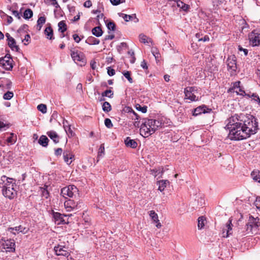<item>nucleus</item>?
I'll use <instances>...</instances> for the list:
<instances>
[{
	"instance_id": "nucleus-38",
	"label": "nucleus",
	"mask_w": 260,
	"mask_h": 260,
	"mask_svg": "<svg viewBox=\"0 0 260 260\" xmlns=\"http://www.w3.org/2000/svg\"><path fill=\"white\" fill-rule=\"evenodd\" d=\"M102 109L106 113L110 112L112 109L110 104L108 102H104L102 104Z\"/></svg>"
},
{
	"instance_id": "nucleus-49",
	"label": "nucleus",
	"mask_w": 260,
	"mask_h": 260,
	"mask_svg": "<svg viewBox=\"0 0 260 260\" xmlns=\"http://www.w3.org/2000/svg\"><path fill=\"white\" fill-rule=\"evenodd\" d=\"M9 127V124L4 123L3 122L0 121V131H6Z\"/></svg>"
},
{
	"instance_id": "nucleus-52",
	"label": "nucleus",
	"mask_w": 260,
	"mask_h": 260,
	"mask_svg": "<svg viewBox=\"0 0 260 260\" xmlns=\"http://www.w3.org/2000/svg\"><path fill=\"white\" fill-rule=\"evenodd\" d=\"M12 86V82L11 81L9 80H7V83L6 84L5 86H3V87L5 89L9 90V89H10L11 88Z\"/></svg>"
},
{
	"instance_id": "nucleus-18",
	"label": "nucleus",
	"mask_w": 260,
	"mask_h": 260,
	"mask_svg": "<svg viewBox=\"0 0 260 260\" xmlns=\"http://www.w3.org/2000/svg\"><path fill=\"white\" fill-rule=\"evenodd\" d=\"M191 88L184 89L185 99H188L191 101H196L198 100V98L194 95V93L190 91Z\"/></svg>"
},
{
	"instance_id": "nucleus-37",
	"label": "nucleus",
	"mask_w": 260,
	"mask_h": 260,
	"mask_svg": "<svg viewBox=\"0 0 260 260\" xmlns=\"http://www.w3.org/2000/svg\"><path fill=\"white\" fill-rule=\"evenodd\" d=\"M17 141V136L16 135H14L13 133L10 134V136L8 137L6 141L8 143L10 144H14Z\"/></svg>"
},
{
	"instance_id": "nucleus-12",
	"label": "nucleus",
	"mask_w": 260,
	"mask_h": 260,
	"mask_svg": "<svg viewBox=\"0 0 260 260\" xmlns=\"http://www.w3.org/2000/svg\"><path fill=\"white\" fill-rule=\"evenodd\" d=\"M82 204L83 203L80 202V201H75L73 200H68L65 201L64 205L65 208L69 211L74 209H79L81 207V204Z\"/></svg>"
},
{
	"instance_id": "nucleus-43",
	"label": "nucleus",
	"mask_w": 260,
	"mask_h": 260,
	"mask_svg": "<svg viewBox=\"0 0 260 260\" xmlns=\"http://www.w3.org/2000/svg\"><path fill=\"white\" fill-rule=\"evenodd\" d=\"M39 111H41L42 113H46L47 112V106L45 104H41L37 107Z\"/></svg>"
},
{
	"instance_id": "nucleus-55",
	"label": "nucleus",
	"mask_w": 260,
	"mask_h": 260,
	"mask_svg": "<svg viewBox=\"0 0 260 260\" xmlns=\"http://www.w3.org/2000/svg\"><path fill=\"white\" fill-rule=\"evenodd\" d=\"M128 112H132L134 114V115L135 116V119L138 120L139 118V115L130 107H127L126 108Z\"/></svg>"
},
{
	"instance_id": "nucleus-4",
	"label": "nucleus",
	"mask_w": 260,
	"mask_h": 260,
	"mask_svg": "<svg viewBox=\"0 0 260 260\" xmlns=\"http://www.w3.org/2000/svg\"><path fill=\"white\" fill-rule=\"evenodd\" d=\"M78 189L74 185H70L65 186L61 189L60 193L64 198H76L78 196Z\"/></svg>"
},
{
	"instance_id": "nucleus-60",
	"label": "nucleus",
	"mask_w": 260,
	"mask_h": 260,
	"mask_svg": "<svg viewBox=\"0 0 260 260\" xmlns=\"http://www.w3.org/2000/svg\"><path fill=\"white\" fill-rule=\"evenodd\" d=\"M141 67L144 70H147L148 69V66L147 65V62L145 60H143L141 63Z\"/></svg>"
},
{
	"instance_id": "nucleus-32",
	"label": "nucleus",
	"mask_w": 260,
	"mask_h": 260,
	"mask_svg": "<svg viewBox=\"0 0 260 260\" xmlns=\"http://www.w3.org/2000/svg\"><path fill=\"white\" fill-rule=\"evenodd\" d=\"M49 139L48 138L44 135H42L40 137L38 143L43 147H47L48 144Z\"/></svg>"
},
{
	"instance_id": "nucleus-51",
	"label": "nucleus",
	"mask_w": 260,
	"mask_h": 260,
	"mask_svg": "<svg viewBox=\"0 0 260 260\" xmlns=\"http://www.w3.org/2000/svg\"><path fill=\"white\" fill-rule=\"evenodd\" d=\"M63 127L66 132L67 131V130H68L69 131H71L70 125L69 124L67 120H63Z\"/></svg>"
},
{
	"instance_id": "nucleus-16",
	"label": "nucleus",
	"mask_w": 260,
	"mask_h": 260,
	"mask_svg": "<svg viewBox=\"0 0 260 260\" xmlns=\"http://www.w3.org/2000/svg\"><path fill=\"white\" fill-rule=\"evenodd\" d=\"M63 157L64 162L68 165H70L74 160V155L70 150L67 149L63 151Z\"/></svg>"
},
{
	"instance_id": "nucleus-30",
	"label": "nucleus",
	"mask_w": 260,
	"mask_h": 260,
	"mask_svg": "<svg viewBox=\"0 0 260 260\" xmlns=\"http://www.w3.org/2000/svg\"><path fill=\"white\" fill-rule=\"evenodd\" d=\"M158 190L162 191L166 187L167 185L169 184V181L167 180H161L158 181Z\"/></svg>"
},
{
	"instance_id": "nucleus-53",
	"label": "nucleus",
	"mask_w": 260,
	"mask_h": 260,
	"mask_svg": "<svg viewBox=\"0 0 260 260\" xmlns=\"http://www.w3.org/2000/svg\"><path fill=\"white\" fill-rule=\"evenodd\" d=\"M107 73L109 76H112L115 75V71L113 69H112L111 67H108Z\"/></svg>"
},
{
	"instance_id": "nucleus-58",
	"label": "nucleus",
	"mask_w": 260,
	"mask_h": 260,
	"mask_svg": "<svg viewBox=\"0 0 260 260\" xmlns=\"http://www.w3.org/2000/svg\"><path fill=\"white\" fill-rule=\"evenodd\" d=\"M73 38L76 43H79L81 40L80 37L77 34H74L73 35Z\"/></svg>"
},
{
	"instance_id": "nucleus-64",
	"label": "nucleus",
	"mask_w": 260,
	"mask_h": 260,
	"mask_svg": "<svg viewBox=\"0 0 260 260\" xmlns=\"http://www.w3.org/2000/svg\"><path fill=\"white\" fill-rule=\"evenodd\" d=\"M255 206L257 208H260V198H257L255 202Z\"/></svg>"
},
{
	"instance_id": "nucleus-28",
	"label": "nucleus",
	"mask_w": 260,
	"mask_h": 260,
	"mask_svg": "<svg viewBox=\"0 0 260 260\" xmlns=\"http://www.w3.org/2000/svg\"><path fill=\"white\" fill-rule=\"evenodd\" d=\"M93 35L96 37H100L102 36L103 31L100 26H96L92 28L91 30Z\"/></svg>"
},
{
	"instance_id": "nucleus-31",
	"label": "nucleus",
	"mask_w": 260,
	"mask_h": 260,
	"mask_svg": "<svg viewBox=\"0 0 260 260\" xmlns=\"http://www.w3.org/2000/svg\"><path fill=\"white\" fill-rule=\"evenodd\" d=\"M177 6L178 7L181 9L182 11L185 12H187L190 8L189 5L184 3L181 0H179V1L177 2Z\"/></svg>"
},
{
	"instance_id": "nucleus-14",
	"label": "nucleus",
	"mask_w": 260,
	"mask_h": 260,
	"mask_svg": "<svg viewBox=\"0 0 260 260\" xmlns=\"http://www.w3.org/2000/svg\"><path fill=\"white\" fill-rule=\"evenodd\" d=\"M29 230V229L27 227L23 226L22 225H19L14 228H9L8 231L12 233L14 235L21 233L23 234H26Z\"/></svg>"
},
{
	"instance_id": "nucleus-29",
	"label": "nucleus",
	"mask_w": 260,
	"mask_h": 260,
	"mask_svg": "<svg viewBox=\"0 0 260 260\" xmlns=\"http://www.w3.org/2000/svg\"><path fill=\"white\" fill-rule=\"evenodd\" d=\"M139 40L141 43L144 44L151 43H152V40L151 39L148 38L146 35L143 34H141L139 36Z\"/></svg>"
},
{
	"instance_id": "nucleus-56",
	"label": "nucleus",
	"mask_w": 260,
	"mask_h": 260,
	"mask_svg": "<svg viewBox=\"0 0 260 260\" xmlns=\"http://www.w3.org/2000/svg\"><path fill=\"white\" fill-rule=\"evenodd\" d=\"M240 81H236L233 83V86L232 87V89H235L236 88H238L240 87Z\"/></svg>"
},
{
	"instance_id": "nucleus-47",
	"label": "nucleus",
	"mask_w": 260,
	"mask_h": 260,
	"mask_svg": "<svg viewBox=\"0 0 260 260\" xmlns=\"http://www.w3.org/2000/svg\"><path fill=\"white\" fill-rule=\"evenodd\" d=\"M136 109L138 111H141L143 113H145L147 111V107L146 106L142 107L141 105L138 104L136 105Z\"/></svg>"
},
{
	"instance_id": "nucleus-20",
	"label": "nucleus",
	"mask_w": 260,
	"mask_h": 260,
	"mask_svg": "<svg viewBox=\"0 0 260 260\" xmlns=\"http://www.w3.org/2000/svg\"><path fill=\"white\" fill-rule=\"evenodd\" d=\"M149 215L152 220L156 223V226L157 228H160L161 226V224L159 222L157 213H156L154 211L151 210L149 212Z\"/></svg>"
},
{
	"instance_id": "nucleus-62",
	"label": "nucleus",
	"mask_w": 260,
	"mask_h": 260,
	"mask_svg": "<svg viewBox=\"0 0 260 260\" xmlns=\"http://www.w3.org/2000/svg\"><path fill=\"white\" fill-rule=\"evenodd\" d=\"M110 2L113 5L117 6L121 3L120 0H110Z\"/></svg>"
},
{
	"instance_id": "nucleus-13",
	"label": "nucleus",
	"mask_w": 260,
	"mask_h": 260,
	"mask_svg": "<svg viewBox=\"0 0 260 260\" xmlns=\"http://www.w3.org/2000/svg\"><path fill=\"white\" fill-rule=\"evenodd\" d=\"M211 111V109L208 108L206 106L203 105L193 109L192 110V114L193 116H197L202 113H208Z\"/></svg>"
},
{
	"instance_id": "nucleus-6",
	"label": "nucleus",
	"mask_w": 260,
	"mask_h": 260,
	"mask_svg": "<svg viewBox=\"0 0 260 260\" xmlns=\"http://www.w3.org/2000/svg\"><path fill=\"white\" fill-rule=\"evenodd\" d=\"M249 41L252 46H258L260 45V31L254 29L248 36Z\"/></svg>"
},
{
	"instance_id": "nucleus-61",
	"label": "nucleus",
	"mask_w": 260,
	"mask_h": 260,
	"mask_svg": "<svg viewBox=\"0 0 260 260\" xmlns=\"http://www.w3.org/2000/svg\"><path fill=\"white\" fill-rule=\"evenodd\" d=\"M92 6V3L90 0L86 1L84 3V6L86 8H90Z\"/></svg>"
},
{
	"instance_id": "nucleus-36",
	"label": "nucleus",
	"mask_w": 260,
	"mask_h": 260,
	"mask_svg": "<svg viewBox=\"0 0 260 260\" xmlns=\"http://www.w3.org/2000/svg\"><path fill=\"white\" fill-rule=\"evenodd\" d=\"M33 15V12L30 9H26L24 13L23 17L25 19H28L32 17Z\"/></svg>"
},
{
	"instance_id": "nucleus-25",
	"label": "nucleus",
	"mask_w": 260,
	"mask_h": 260,
	"mask_svg": "<svg viewBox=\"0 0 260 260\" xmlns=\"http://www.w3.org/2000/svg\"><path fill=\"white\" fill-rule=\"evenodd\" d=\"M71 55L75 61H81L83 59L82 55L80 54L78 51H71Z\"/></svg>"
},
{
	"instance_id": "nucleus-41",
	"label": "nucleus",
	"mask_w": 260,
	"mask_h": 260,
	"mask_svg": "<svg viewBox=\"0 0 260 260\" xmlns=\"http://www.w3.org/2000/svg\"><path fill=\"white\" fill-rule=\"evenodd\" d=\"M14 95L12 91H8L3 95V99L6 100H9L11 99Z\"/></svg>"
},
{
	"instance_id": "nucleus-22",
	"label": "nucleus",
	"mask_w": 260,
	"mask_h": 260,
	"mask_svg": "<svg viewBox=\"0 0 260 260\" xmlns=\"http://www.w3.org/2000/svg\"><path fill=\"white\" fill-rule=\"evenodd\" d=\"M44 34L47 36L48 39L53 40L54 39L53 37V30L50 24H49L48 26L46 27Z\"/></svg>"
},
{
	"instance_id": "nucleus-10",
	"label": "nucleus",
	"mask_w": 260,
	"mask_h": 260,
	"mask_svg": "<svg viewBox=\"0 0 260 260\" xmlns=\"http://www.w3.org/2000/svg\"><path fill=\"white\" fill-rule=\"evenodd\" d=\"M14 181L13 178L3 175L0 179V187L3 189L8 186H16L15 182Z\"/></svg>"
},
{
	"instance_id": "nucleus-35",
	"label": "nucleus",
	"mask_w": 260,
	"mask_h": 260,
	"mask_svg": "<svg viewBox=\"0 0 260 260\" xmlns=\"http://www.w3.org/2000/svg\"><path fill=\"white\" fill-rule=\"evenodd\" d=\"M58 30L61 33H64L67 29V26L64 21H60L58 24Z\"/></svg>"
},
{
	"instance_id": "nucleus-59",
	"label": "nucleus",
	"mask_w": 260,
	"mask_h": 260,
	"mask_svg": "<svg viewBox=\"0 0 260 260\" xmlns=\"http://www.w3.org/2000/svg\"><path fill=\"white\" fill-rule=\"evenodd\" d=\"M238 49H239V51L243 52H244V55H245V56H247V54H248V50H247V49H244V48H242L241 46H239V47H238Z\"/></svg>"
},
{
	"instance_id": "nucleus-48",
	"label": "nucleus",
	"mask_w": 260,
	"mask_h": 260,
	"mask_svg": "<svg viewBox=\"0 0 260 260\" xmlns=\"http://www.w3.org/2000/svg\"><path fill=\"white\" fill-rule=\"evenodd\" d=\"M10 11H12V14L15 16L16 18H17L18 19H21V13L19 12L18 11L16 10H11V8H10L9 9Z\"/></svg>"
},
{
	"instance_id": "nucleus-5",
	"label": "nucleus",
	"mask_w": 260,
	"mask_h": 260,
	"mask_svg": "<svg viewBox=\"0 0 260 260\" xmlns=\"http://www.w3.org/2000/svg\"><path fill=\"white\" fill-rule=\"evenodd\" d=\"M15 250V243L14 240L9 239L0 243V251L2 252H14Z\"/></svg>"
},
{
	"instance_id": "nucleus-26",
	"label": "nucleus",
	"mask_w": 260,
	"mask_h": 260,
	"mask_svg": "<svg viewBox=\"0 0 260 260\" xmlns=\"http://www.w3.org/2000/svg\"><path fill=\"white\" fill-rule=\"evenodd\" d=\"M166 170H168V169H164V168H159L158 170H151V174L153 175L155 177H156L157 176H159L158 177H161L163 173L165 172Z\"/></svg>"
},
{
	"instance_id": "nucleus-24",
	"label": "nucleus",
	"mask_w": 260,
	"mask_h": 260,
	"mask_svg": "<svg viewBox=\"0 0 260 260\" xmlns=\"http://www.w3.org/2000/svg\"><path fill=\"white\" fill-rule=\"evenodd\" d=\"M48 137L51 139L55 143L59 142V136L57 134L53 131H49L47 133Z\"/></svg>"
},
{
	"instance_id": "nucleus-3",
	"label": "nucleus",
	"mask_w": 260,
	"mask_h": 260,
	"mask_svg": "<svg viewBox=\"0 0 260 260\" xmlns=\"http://www.w3.org/2000/svg\"><path fill=\"white\" fill-rule=\"evenodd\" d=\"M258 218H255L252 216L249 217L248 222L246 223L244 234H256L258 230Z\"/></svg>"
},
{
	"instance_id": "nucleus-63",
	"label": "nucleus",
	"mask_w": 260,
	"mask_h": 260,
	"mask_svg": "<svg viewBox=\"0 0 260 260\" xmlns=\"http://www.w3.org/2000/svg\"><path fill=\"white\" fill-rule=\"evenodd\" d=\"M252 97L254 100H255V101H257L259 103H260V98H259L257 94L255 93H253L252 95Z\"/></svg>"
},
{
	"instance_id": "nucleus-54",
	"label": "nucleus",
	"mask_w": 260,
	"mask_h": 260,
	"mask_svg": "<svg viewBox=\"0 0 260 260\" xmlns=\"http://www.w3.org/2000/svg\"><path fill=\"white\" fill-rule=\"evenodd\" d=\"M62 153V150L60 148H58L55 150L54 154L56 156H60Z\"/></svg>"
},
{
	"instance_id": "nucleus-46",
	"label": "nucleus",
	"mask_w": 260,
	"mask_h": 260,
	"mask_svg": "<svg viewBox=\"0 0 260 260\" xmlns=\"http://www.w3.org/2000/svg\"><path fill=\"white\" fill-rule=\"evenodd\" d=\"M28 30V26L27 24H23L21 27L18 29L17 32L18 33H21L23 31L27 32Z\"/></svg>"
},
{
	"instance_id": "nucleus-34",
	"label": "nucleus",
	"mask_w": 260,
	"mask_h": 260,
	"mask_svg": "<svg viewBox=\"0 0 260 260\" xmlns=\"http://www.w3.org/2000/svg\"><path fill=\"white\" fill-rule=\"evenodd\" d=\"M46 22V17L45 16H41L37 20V26L38 27V30H40L42 28L43 25Z\"/></svg>"
},
{
	"instance_id": "nucleus-45",
	"label": "nucleus",
	"mask_w": 260,
	"mask_h": 260,
	"mask_svg": "<svg viewBox=\"0 0 260 260\" xmlns=\"http://www.w3.org/2000/svg\"><path fill=\"white\" fill-rule=\"evenodd\" d=\"M105 152V147L104 144H102L101 145L98 151V158H100L102 156V155L104 154Z\"/></svg>"
},
{
	"instance_id": "nucleus-2",
	"label": "nucleus",
	"mask_w": 260,
	"mask_h": 260,
	"mask_svg": "<svg viewBox=\"0 0 260 260\" xmlns=\"http://www.w3.org/2000/svg\"><path fill=\"white\" fill-rule=\"evenodd\" d=\"M161 125L162 122L159 120L143 118L140 129V134L145 138L148 137L161 127Z\"/></svg>"
},
{
	"instance_id": "nucleus-21",
	"label": "nucleus",
	"mask_w": 260,
	"mask_h": 260,
	"mask_svg": "<svg viewBox=\"0 0 260 260\" xmlns=\"http://www.w3.org/2000/svg\"><path fill=\"white\" fill-rule=\"evenodd\" d=\"M124 143L127 147H129L132 148H136L138 144L135 140L131 139L129 137H127L125 140Z\"/></svg>"
},
{
	"instance_id": "nucleus-33",
	"label": "nucleus",
	"mask_w": 260,
	"mask_h": 260,
	"mask_svg": "<svg viewBox=\"0 0 260 260\" xmlns=\"http://www.w3.org/2000/svg\"><path fill=\"white\" fill-rule=\"evenodd\" d=\"M251 176L254 181L260 183V171L254 170L251 172Z\"/></svg>"
},
{
	"instance_id": "nucleus-57",
	"label": "nucleus",
	"mask_w": 260,
	"mask_h": 260,
	"mask_svg": "<svg viewBox=\"0 0 260 260\" xmlns=\"http://www.w3.org/2000/svg\"><path fill=\"white\" fill-rule=\"evenodd\" d=\"M42 194L45 198L47 199L49 196V192L48 190L44 188L42 190Z\"/></svg>"
},
{
	"instance_id": "nucleus-40",
	"label": "nucleus",
	"mask_w": 260,
	"mask_h": 260,
	"mask_svg": "<svg viewBox=\"0 0 260 260\" xmlns=\"http://www.w3.org/2000/svg\"><path fill=\"white\" fill-rule=\"evenodd\" d=\"M205 218L203 216L199 217L198 218V226L199 229H202L205 225Z\"/></svg>"
},
{
	"instance_id": "nucleus-44",
	"label": "nucleus",
	"mask_w": 260,
	"mask_h": 260,
	"mask_svg": "<svg viewBox=\"0 0 260 260\" xmlns=\"http://www.w3.org/2000/svg\"><path fill=\"white\" fill-rule=\"evenodd\" d=\"M107 27L109 30L114 31L116 29V25L113 21H110L107 24Z\"/></svg>"
},
{
	"instance_id": "nucleus-11",
	"label": "nucleus",
	"mask_w": 260,
	"mask_h": 260,
	"mask_svg": "<svg viewBox=\"0 0 260 260\" xmlns=\"http://www.w3.org/2000/svg\"><path fill=\"white\" fill-rule=\"evenodd\" d=\"M54 250L57 255L64 256L68 257L70 255L68 250V247L63 245L58 244L55 246Z\"/></svg>"
},
{
	"instance_id": "nucleus-19",
	"label": "nucleus",
	"mask_w": 260,
	"mask_h": 260,
	"mask_svg": "<svg viewBox=\"0 0 260 260\" xmlns=\"http://www.w3.org/2000/svg\"><path fill=\"white\" fill-rule=\"evenodd\" d=\"M118 15L120 17H122L123 19L127 22L129 20H134L135 22H138L139 19L137 18L136 14H132L131 15L125 14L122 13H119Z\"/></svg>"
},
{
	"instance_id": "nucleus-8",
	"label": "nucleus",
	"mask_w": 260,
	"mask_h": 260,
	"mask_svg": "<svg viewBox=\"0 0 260 260\" xmlns=\"http://www.w3.org/2000/svg\"><path fill=\"white\" fill-rule=\"evenodd\" d=\"M228 70L233 75L236 74L237 67L236 63V57L235 55L229 57L226 60Z\"/></svg>"
},
{
	"instance_id": "nucleus-1",
	"label": "nucleus",
	"mask_w": 260,
	"mask_h": 260,
	"mask_svg": "<svg viewBox=\"0 0 260 260\" xmlns=\"http://www.w3.org/2000/svg\"><path fill=\"white\" fill-rule=\"evenodd\" d=\"M225 128L229 131L231 140H242L256 134L258 129L257 119L250 114H235L225 121Z\"/></svg>"
},
{
	"instance_id": "nucleus-27",
	"label": "nucleus",
	"mask_w": 260,
	"mask_h": 260,
	"mask_svg": "<svg viewBox=\"0 0 260 260\" xmlns=\"http://www.w3.org/2000/svg\"><path fill=\"white\" fill-rule=\"evenodd\" d=\"M100 42V40L92 36L89 37L85 41V43L90 45H98Z\"/></svg>"
},
{
	"instance_id": "nucleus-17",
	"label": "nucleus",
	"mask_w": 260,
	"mask_h": 260,
	"mask_svg": "<svg viewBox=\"0 0 260 260\" xmlns=\"http://www.w3.org/2000/svg\"><path fill=\"white\" fill-rule=\"evenodd\" d=\"M232 220L229 219L226 224L225 226L222 230V237L227 238L232 234L231 231L232 230Z\"/></svg>"
},
{
	"instance_id": "nucleus-39",
	"label": "nucleus",
	"mask_w": 260,
	"mask_h": 260,
	"mask_svg": "<svg viewBox=\"0 0 260 260\" xmlns=\"http://www.w3.org/2000/svg\"><path fill=\"white\" fill-rule=\"evenodd\" d=\"M113 95V91L111 89L106 90L102 93V96L103 97L107 96L110 98H112Z\"/></svg>"
},
{
	"instance_id": "nucleus-42",
	"label": "nucleus",
	"mask_w": 260,
	"mask_h": 260,
	"mask_svg": "<svg viewBox=\"0 0 260 260\" xmlns=\"http://www.w3.org/2000/svg\"><path fill=\"white\" fill-rule=\"evenodd\" d=\"M123 76L127 79L129 83H132L133 80L131 76V73L129 71H125L123 72Z\"/></svg>"
},
{
	"instance_id": "nucleus-7",
	"label": "nucleus",
	"mask_w": 260,
	"mask_h": 260,
	"mask_svg": "<svg viewBox=\"0 0 260 260\" xmlns=\"http://www.w3.org/2000/svg\"><path fill=\"white\" fill-rule=\"evenodd\" d=\"M16 186H8L2 189L3 196L10 200L14 199L17 197V191L15 188Z\"/></svg>"
},
{
	"instance_id": "nucleus-9",
	"label": "nucleus",
	"mask_w": 260,
	"mask_h": 260,
	"mask_svg": "<svg viewBox=\"0 0 260 260\" xmlns=\"http://www.w3.org/2000/svg\"><path fill=\"white\" fill-rule=\"evenodd\" d=\"M52 215L54 219V222L58 225L59 224H64L66 223H68V221H66V220L63 218L64 217L71 216L72 214H62L59 212H56L53 211Z\"/></svg>"
},
{
	"instance_id": "nucleus-15",
	"label": "nucleus",
	"mask_w": 260,
	"mask_h": 260,
	"mask_svg": "<svg viewBox=\"0 0 260 260\" xmlns=\"http://www.w3.org/2000/svg\"><path fill=\"white\" fill-rule=\"evenodd\" d=\"M13 59L6 60V58L3 57L0 58V66H2L4 69L7 71H11L13 69V66L12 64Z\"/></svg>"
},
{
	"instance_id": "nucleus-23",
	"label": "nucleus",
	"mask_w": 260,
	"mask_h": 260,
	"mask_svg": "<svg viewBox=\"0 0 260 260\" xmlns=\"http://www.w3.org/2000/svg\"><path fill=\"white\" fill-rule=\"evenodd\" d=\"M8 45L12 51L19 52V47L16 45V41L14 38L8 41Z\"/></svg>"
},
{
	"instance_id": "nucleus-50",
	"label": "nucleus",
	"mask_w": 260,
	"mask_h": 260,
	"mask_svg": "<svg viewBox=\"0 0 260 260\" xmlns=\"http://www.w3.org/2000/svg\"><path fill=\"white\" fill-rule=\"evenodd\" d=\"M105 124L106 126L109 128L113 127V124L111 120L109 118H106L105 120Z\"/></svg>"
}]
</instances>
